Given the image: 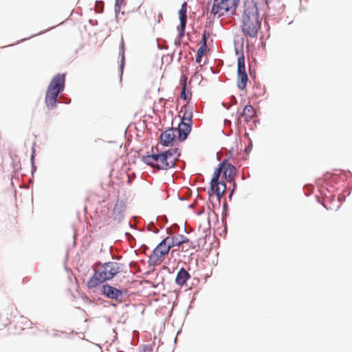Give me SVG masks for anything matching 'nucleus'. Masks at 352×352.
I'll return each instance as SVG.
<instances>
[{"label": "nucleus", "instance_id": "2eb2a0df", "mask_svg": "<svg viewBox=\"0 0 352 352\" xmlns=\"http://www.w3.org/2000/svg\"><path fill=\"white\" fill-rule=\"evenodd\" d=\"M191 131V126L184 122H180L177 127L178 139L179 141L185 140Z\"/></svg>", "mask_w": 352, "mask_h": 352}, {"label": "nucleus", "instance_id": "dca6fc26", "mask_svg": "<svg viewBox=\"0 0 352 352\" xmlns=\"http://www.w3.org/2000/svg\"><path fill=\"white\" fill-rule=\"evenodd\" d=\"M256 111H238L236 113V123L240 124L243 118L245 122H250L256 116Z\"/></svg>", "mask_w": 352, "mask_h": 352}, {"label": "nucleus", "instance_id": "bb28decb", "mask_svg": "<svg viewBox=\"0 0 352 352\" xmlns=\"http://www.w3.org/2000/svg\"><path fill=\"white\" fill-rule=\"evenodd\" d=\"M176 236L177 237L180 244L188 243L189 241V239L183 234H177Z\"/></svg>", "mask_w": 352, "mask_h": 352}, {"label": "nucleus", "instance_id": "a878e982", "mask_svg": "<svg viewBox=\"0 0 352 352\" xmlns=\"http://www.w3.org/2000/svg\"><path fill=\"white\" fill-rule=\"evenodd\" d=\"M314 199L318 203L321 204L326 210H329L327 205L324 202L323 199H321L319 195H315Z\"/></svg>", "mask_w": 352, "mask_h": 352}, {"label": "nucleus", "instance_id": "72a5a7b5", "mask_svg": "<svg viewBox=\"0 0 352 352\" xmlns=\"http://www.w3.org/2000/svg\"><path fill=\"white\" fill-rule=\"evenodd\" d=\"M309 196H310L311 195V188H312V186L309 184Z\"/></svg>", "mask_w": 352, "mask_h": 352}, {"label": "nucleus", "instance_id": "7c9ffc66", "mask_svg": "<svg viewBox=\"0 0 352 352\" xmlns=\"http://www.w3.org/2000/svg\"><path fill=\"white\" fill-rule=\"evenodd\" d=\"M201 58H202L201 56H199V55L197 54L196 55V62L198 63H200L201 61Z\"/></svg>", "mask_w": 352, "mask_h": 352}, {"label": "nucleus", "instance_id": "f3484780", "mask_svg": "<svg viewBox=\"0 0 352 352\" xmlns=\"http://www.w3.org/2000/svg\"><path fill=\"white\" fill-rule=\"evenodd\" d=\"M11 323V314L8 311L0 313V329L4 328Z\"/></svg>", "mask_w": 352, "mask_h": 352}, {"label": "nucleus", "instance_id": "9b49d317", "mask_svg": "<svg viewBox=\"0 0 352 352\" xmlns=\"http://www.w3.org/2000/svg\"><path fill=\"white\" fill-rule=\"evenodd\" d=\"M187 3L186 2H184L182 5L180 10H179V17L180 21V25L178 27V30L179 32V36H183L184 35L186 20H187Z\"/></svg>", "mask_w": 352, "mask_h": 352}, {"label": "nucleus", "instance_id": "f03ea898", "mask_svg": "<svg viewBox=\"0 0 352 352\" xmlns=\"http://www.w3.org/2000/svg\"><path fill=\"white\" fill-rule=\"evenodd\" d=\"M122 264L117 262H107L99 265L95 270L94 274L87 283L89 289H93L102 283L112 279L122 271Z\"/></svg>", "mask_w": 352, "mask_h": 352}, {"label": "nucleus", "instance_id": "c756f323", "mask_svg": "<svg viewBox=\"0 0 352 352\" xmlns=\"http://www.w3.org/2000/svg\"><path fill=\"white\" fill-rule=\"evenodd\" d=\"M161 19H162V14L161 12H157V23H160Z\"/></svg>", "mask_w": 352, "mask_h": 352}, {"label": "nucleus", "instance_id": "f8f14e48", "mask_svg": "<svg viewBox=\"0 0 352 352\" xmlns=\"http://www.w3.org/2000/svg\"><path fill=\"white\" fill-rule=\"evenodd\" d=\"M219 168H221V171L223 170L225 177L228 182L233 180L236 174V168L234 166L223 162Z\"/></svg>", "mask_w": 352, "mask_h": 352}, {"label": "nucleus", "instance_id": "0eeeda50", "mask_svg": "<svg viewBox=\"0 0 352 352\" xmlns=\"http://www.w3.org/2000/svg\"><path fill=\"white\" fill-rule=\"evenodd\" d=\"M317 187L322 195L325 196L328 198L329 201L333 200L334 197L332 195V192L336 190V188L329 184V182L318 178L316 180Z\"/></svg>", "mask_w": 352, "mask_h": 352}, {"label": "nucleus", "instance_id": "aec40b11", "mask_svg": "<svg viewBox=\"0 0 352 352\" xmlns=\"http://www.w3.org/2000/svg\"><path fill=\"white\" fill-rule=\"evenodd\" d=\"M246 73L245 67V58L242 55L237 60V74Z\"/></svg>", "mask_w": 352, "mask_h": 352}, {"label": "nucleus", "instance_id": "ddd939ff", "mask_svg": "<svg viewBox=\"0 0 352 352\" xmlns=\"http://www.w3.org/2000/svg\"><path fill=\"white\" fill-rule=\"evenodd\" d=\"M59 93L57 91H54L50 89H47L46 96H45V103L47 107L49 109L55 108L56 104L57 102V97Z\"/></svg>", "mask_w": 352, "mask_h": 352}, {"label": "nucleus", "instance_id": "5701e85b", "mask_svg": "<svg viewBox=\"0 0 352 352\" xmlns=\"http://www.w3.org/2000/svg\"><path fill=\"white\" fill-rule=\"evenodd\" d=\"M181 250L183 252H187L190 249H195V246L192 244V242H191L190 240L188 241V243H185L183 244H181Z\"/></svg>", "mask_w": 352, "mask_h": 352}, {"label": "nucleus", "instance_id": "6e6552de", "mask_svg": "<svg viewBox=\"0 0 352 352\" xmlns=\"http://www.w3.org/2000/svg\"><path fill=\"white\" fill-rule=\"evenodd\" d=\"M100 292L109 298L122 302L123 299V292L108 284L102 285Z\"/></svg>", "mask_w": 352, "mask_h": 352}, {"label": "nucleus", "instance_id": "6ab92c4d", "mask_svg": "<svg viewBox=\"0 0 352 352\" xmlns=\"http://www.w3.org/2000/svg\"><path fill=\"white\" fill-rule=\"evenodd\" d=\"M181 82L182 84V91L180 94V98L186 100L188 98V94L186 93V81L187 77L185 75H183L181 77Z\"/></svg>", "mask_w": 352, "mask_h": 352}, {"label": "nucleus", "instance_id": "393cba45", "mask_svg": "<svg viewBox=\"0 0 352 352\" xmlns=\"http://www.w3.org/2000/svg\"><path fill=\"white\" fill-rule=\"evenodd\" d=\"M174 105H175V103H174L173 100H166L164 102V109H172V108H173Z\"/></svg>", "mask_w": 352, "mask_h": 352}, {"label": "nucleus", "instance_id": "412c9836", "mask_svg": "<svg viewBox=\"0 0 352 352\" xmlns=\"http://www.w3.org/2000/svg\"><path fill=\"white\" fill-rule=\"evenodd\" d=\"M167 243L169 244L170 248L173 247H180L181 244L179 243V241L176 236V235L174 236H168L165 238Z\"/></svg>", "mask_w": 352, "mask_h": 352}, {"label": "nucleus", "instance_id": "a211bd4d", "mask_svg": "<svg viewBox=\"0 0 352 352\" xmlns=\"http://www.w3.org/2000/svg\"><path fill=\"white\" fill-rule=\"evenodd\" d=\"M248 81V76L247 73L237 74V86L243 90L245 88L247 82Z\"/></svg>", "mask_w": 352, "mask_h": 352}, {"label": "nucleus", "instance_id": "c85d7f7f", "mask_svg": "<svg viewBox=\"0 0 352 352\" xmlns=\"http://www.w3.org/2000/svg\"><path fill=\"white\" fill-rule=\"evenodd\" d=\"M207 45V37H206V32L204 31L202 36V45Z\"/></svg>", "mask_w": 352, "mask_h": 352}, {"label": "nucleus", "instance_id": "473e14b6", "mask_svg": "<svg viewBox=\"0 0 352 352\" xmlns=\"http://www.w3.org/2000/svg\"><path fill=\"white\" fill-rule=\"evenodd\" d=\"M250 108H252V107H251V106H248V105H246V106L243 108V110H244V111H246V110H250Z\"/></svg>", "mask_w": 352, "mask_h": 352}, {"label": "nucleus", "instance_id": "4468645a", "mask_svg": "<svg viewBox=\"0 0 352 352\" xmlns=\"http://www.w3.org/2000/svg\"><path fill=\"white\" fill-rule=\"evenodd\" d=\"M190 274L184 268L182 267L177 274L175 283L180 287H182L186 285L187 280L190 279Z\"/></svg>", "mask_w": 352, "mask_h": 352}, {"label": "nucleus", "instance_id": "7ed1b4c3", "mask_svg": "<svg viewBox=\"0 0 352 352\" xmlns=\"http://www.w3.org/2000/svg\"><path fill=\"white\" fill-rule=\"evenodd\" d=\"M261 23L258 20V11L256 4L252 2L245 4L242 16L241 29L246 36H257Z\"/></svg>", "mask_w": 352, "mask_h": 352}, {"label": "nucleus", "instance_id": "2f4dec72", "mask_svg": "<svg viewBox=\"0 0 352 352\" xmlns=\"http://www.w3.org/2000/svg\"><path fill=\"white\" fill-rule=\"evenodd\" d=\"M345 199H346V197H342L341 195H339V197H338V201H344Z\"/></svg>", "mask_w": 352, "mask_h": 352}, {"label": "nucleus", "instance_id": "1a4fd4ad", "mask_svg": "<svg viewBox=\"0 0 352 352\" xmlns=\"http://www.w3.org/2000/svg\"><path fill=\"white\" fill-rule=\"evenodd\" d=\"M176 141V130L168 129L160 135V146H170L173 148V143Z\"/></svg>", "mask_w": 352, "mask_h": 352}, {"label": "nucleus", "instance_id": "b1692460", "mask_svg": "<svg viewBox=\"0 0 352 352\" xmlns=\"http://www.w3.org/2000/svg\"><path fill=\"white\" fill-rule=\"evenodd\" d=\"M125 5H126V0H116L115 12H120L121 7L124 6Z\"/></svg>", "mask_w": 352, "mask_h": 352}, {"label": "nucleus", "instance_id": "4be33fe9", "mask_svg": "<svg viewBox=\"0 0 352 352\" xmlns=\"http://www.w3.org/2000/svg\"><path fill=\"white\" fill-rule=\"evenodd\" d=\"M192 116V111H184V114L181 118V122H184L191 126Z\"/></svg>", "mask_w": 352, "mask_h": 352}, {"label": "nucleus", "instance_id": "9d476101", "mask_svg": "<svg viewBox=\"0 0 352 352\" xmlns=\"http://www.w3.org/2000/svg\"><path fill=\"white\" fill-rule=\"evenodd\" d=\"M65 80V74H57L51 80L47 89L54 91H57L58 93H60L64 89Z\"/></svg>", "mask_w": 352, "mask_h": 352}, {"label": "nucleus", "instance_id": "423d86ee", "mask_svg": "<svg viewBox=\"0 0 352 352\" xmlns=\"http://www.w3.org/2000/svg\"><path fill=\"white\" fill-rule=\"evenodd\" d=\"M170 250L169 244L166 239H163L157 246L153 250L152 254L149 256V263L151 264H157L160 262L162 257L168 254Z\"/></svg>", "mask_w": 352, "mask_h": 352}, {"label": "nucleus", "instance_id": "f704fd0d", "mask_svg": "<svg viewBox=\"0 0 352 352\" xmlns=\"http://www.w3.org/2000/svg\"><path fill=\"white\" fill-rule=\"evenodd\" d=\"M351 190H349V192H348V195H348V196H349V195H351Z\"/></svg>", "mask_w": 352, "mask_h": 352}, {"label": "nucleus", "instance_id": "39448f33", "mask_svg": "<svg viewBox=\"0 0 352 352\" xmlns=\"http://www.w3.org/2000/svg\"><path fill=\"white\" fill-rule=\"evenodd\" d=\"M221 173V168H217L212 175L210 181V189L208 191L210 196L215 194L218 199H220L226 192V185L223 182H219V179Z\"/></svg>", "mask_w": 352, "mask_h": 352}, {"label": "nucleus", "instance_id": "cd10ccee", "mask_svg": "<svg viewBox=\"0 0 352 352\" xmlns=\"http://www.w3.org/2000/svg\"><path fill=\"white\" fill-rule=\"evenodd\" d=\"M206 52V46L201 45L197 50V54L203 56Z\"/></svg>", "mask_w": 352, "mask_h": 352}, {"label": "nucleus", "instance_id": "20e7f679", "mask_svg": "<svg viewBox=\"0 0 352 352\" xmlns=\"http://www.w3.org/2000/svg\"><path fill=\"white\" fill-rule=\"evenodd\" d=\"M240 0H214L211 13L221 16L233 14Z\"/></svg>", "mask_w": 352, "mask_h": 352}, {"label": "nucleus", "instance_id": "f257e3e1", "mask_svg": "<svg viewBox=\"0 0 352 352\" xmlns=\"http://www.w3.org/2000/svg\"><path fill=\"white\" fill-rule=\"evenodd\" d=\"M180 155L178 148H170L162 151L160 145L151 150V154L142 157V161L147 165L157 170H168L175 167Z\"/></svg>", "mask_w": 352, "mask_h": 352}]
</instances>
